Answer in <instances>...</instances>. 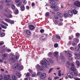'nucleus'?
I'll return each mask as SVG.
<instances>
[{
	"label": "nucleus",
	"instance_id": "f257e3e1",
	"mask_svg": "<svg viewBox=\"0 0 80 80\" xmlns=\"http://www.w3.org/2000/svg\"><path fill=\"white\" fill-rule=\"evenodd\" d=\"M41 65L45 68H47V65H50V62H47L46 60L43 59L41 61Z\"/></svg>",
	"mask_w": 80,
	"mask_h": 80
},
{
	"label": "nucleus",
	"instance_id": "f03ea898",
	"mask_svg": "<svg viewBox=\"0 0 80 80\" xmlns=\"http://www.w3.org/2000/svg\"><path fill=\"white\" fill-rule=\"evenodd\" d=\"M50 3L51 4H52L53 5H51V7L52 8L54 9V11H57L59 10L58 7L55 6V2L54 1V0H50Z\"/></svg>",
	"mask_w": 80,
	"mask_h": 80
},
{
	"label": "nucleus",
	"instance_id": "7ed1b4c3",
	"mask_svg": "<svg viewBox=\"0 0 80 80\" xmlns=\"http://www.w3.org/2000/svg\"><path fill=\"white\" fill-rule=\"evenodd\" d=\"M10 57L11 58V59H10L9 61V62H10V63H12L15 62L16 61V60H17V59L18 58L17 56H16L15 57V56L12 54L10 55Z\"/></svg>",
	"mask_w": 80,
	"mask_h": 80
},
{
	"label": "nucleus",
	"instance_id": "20e7f679",
	"mask_svg": "<svg viewBox=\"0 0 80 80\" xmlns=\"http://www.w3.org/2000/svg\"><path fill=\"white\" fill-rule=\"evenodd\" d=\"M47 77V74L45 73L42 74L40 76V78L42 80H43Z\"/></svg>",
	"mask_w": 80,
	"mask_h": 80
},
{
	"label": "nucleus",
	"instance_id": "39448f33",
	"mask_svg": "<svg viewBox=\"0 0 80 80\" xmlns=\"http://www.w3.org/2000/svg\"><path fill=\"white\" fill-rule=\"evenodd\" d=\"M71 66L72 67L71 68V70L72 71H75L76 70V68L75 67V65H74V64H73V63H72L71 64Z\"/></svg>",
	"mask_w": 80,
	"mask_h": 80
},
{
	"label": "nucleus",
	"instance_id": "423d86ee",
	"mask_svg": "<svg viewBox=\"0 0 80 80\" xmlns=\"http://www.w3.org/2000/svg\"><path fill=\"white\" fill-rule=\"evenodd\" d=\"M74 5L75 6H77V7H80V2L76 1L74 2Z\"/></svg>",
	"mask_w": 80,
	"mask_h": 80
},
{
	"label": "nucleus",
	"instance_id": "0eeeda50",
	"mask_svg": "<svg viewBox=\"0 0 80 80\" xmlns=\"http://www.w3.org/2000/svg\"><path fill=\"white\" fill-rule=\"evenodd\" d=\"M19 67V64L18 63H16L12 67L13 69V70H15V69H17V68H18Z\"/></svg>",
	"mask_w": 80,
	"mask_h": 80
},
{
	"label": "nucleus",
	"instance_id": "6e6552de",
	"mask_svg": "<svg viewBox=\"0 0 80 80\" xmlns=\"http://www.w3.org/2000/svg\"><path fill=\"white\" fill-rule=\"evenodd\" d=\"M10 78L9 75H5L4 76L3 79L4 80H9Z\"/></svg>",
	"mask_w": 80,
	"mask_h": 80
},
{
	"label": "nucleus",
	"instance_id": "1a4fd4ad",
	"mask_svg": "<svg viewBox=\"0 0 80 80\" xmlns=\"http://www.w3.org/2000/svg\"><path fill=\"white\" fill-rule=\"evenodd\" d=\"M37 68H38V70L40 71L43 70V68L38 64L37 65Z\"/></svg>",
	"mask_w": 80,
	"mask_h": 80
},
{
	"label": "nucleus",
	"instance_id": "9d476101",
	"mask_svg": "<svg viewBox=\"0 0 80 80\" xmlns=\"http://www.w3.org/2000/svg\"><path fill=\"white\" fill-rule=\"evenodd\" d=\"M16 2L17 3L18 7H20V5L22 4V1H20V0H16Z\"/></svg>",
	"mask_w": 80,
	"mask_h": 80
},
{
	"label": "nucleus",
	"instance_id": "9b49d317",
	"mask_svg": "<svg viewBox=\"0 0 80 80\" xmlns=\"http://www.w3.org/2000/svg\"><path fill=\"white\" fill-rule=\"evenodd\" d=\"M4 10L5 11H6V12H8V13H12V11H11L9 9H8V8H5Z\"/></svg>",
	"mask_w": 80,
	"mask_h": 80
},
{
	"label": "nucleus",
	"instance_id": "f8f14e48",
	"mask_svg": "<svg viewBox=\"0 0 80 80\" xmlns=\"http://www.w3.org/2000/svg\"><path fill=\"white\" fill-rule=\"evenodd\" d=\"M29 28L31 30H34L35 29V27L33 25H30L29 26Z\"/></svg>",
	"mask_w": 80,
	"mask_h": 80
},
{
	"label": "nucleus",
	"instance_id": "ddd939ff",
	"mask_svg": "<svg viewBox=\"0 0 80 80\" xmlns=\"http://www.w3.org/2000/svg\"><path fill=\"white\" fill-rule=\"evenodd\" d=\"M54 55L57 58L58 57V52H54Z\"/></svg>",
	"mask_w": 80,
	"mask_h": 80
},
{
	"label": "nucleus",
	"instance_id": "4468645a",
	"mask_svg": "<svg viewBox=\"0 0 80 80\" xmlns=\"http://www.w3.org/2000/svg\"><path fill=\"white\" fill-rule=\"evenodd\" d=\"M23 68V66H20V65H19V67H18V69L19 70H22V69Z\"/></svg>",
	"mask_w": 80,
	"mask_h": 80
},
{
	"label": "nucleus",
	"instance_id": "2eb2a0df",
	"mask_svg": "<svg viewBox=\"0 0 80 80\" xmlns=\"http://www.w3.org/2000/svg\"><path fill=\"white\" fill-rule=\"evenodd\" d=\"M72 57V54L70 52H68V53L67 54V57H68V58H71Z\"/></svg>",
	"mask_w": 80,
	"mask_h": 80
},
{
	"label": "nucleus",
	"instance_id": "dca6fc26",
	"mask_svg": "<svg viewBox=\"0 0 80 80\" xmlns=\"http://www.w3.org/2000/svg\"><path fill=\"white\" fill-rule=\"evenodd\" d=\"M61 58L62 59V62H65V58L63 55H61Z\"/></svg>",
	"mask_w": 80,
	"mask_h": 80
},
{
	"label": "nucleus",
	"instance_id": "f3484780",
	"mask_svg": "<svg viewBox=\"0 0 80 80\" xmlns=\"http://www.w3.org/2000/svg\"><path fill=\"white\" fill-rule=\"evenodd\" d=\"M12 77L13 80H17L18 79V78H17V76L15 75H12Z\"/></svg>",
	"mask_w": 80,
	"mask_h": 80
},
{
	"label": "nucleus",
	"instance_id": "a211bd4d",
	"mask_svg": "<svg viewBox=\"0 0 80 80\" xmlns=\"http://www.w3.org/2000/svg\"><path fill=\"white\" fill-rule=\"evenodd\" d=\"M68 13L70 15V16H72L73 15V12H72L71 10H70L68 11Z\"/></svg>",
	"mask_w": 80,
	"mask_h": 80
},
{
	"label": "nucleus",
	"instance_id": "6ab92c4d",
	"mask_svg": "<svg viewBox=\"0 0 80 80\" xmlns=\"http://www.w3.org/2000/svg\"><path fill=\"white\" fill-rule=\"evenodd\" d=\"M21 11H24V10H25V6L23 5H21Z\"/></svg>",
	"mask_w": 80,
	"mask_h": 80
},
{
	"label": "nucleus",
	"instance_id": "aec40b11",
	"mask_svg": "<svg viewBox=\"0 0 80 80\" xmlns=\"http://www.w3.org/2000/svg\"><path fill=\"white\" fill-rule=\"evenodd\" d=\"M57 16L59 17L60 18H62V14L60 13L59 12H58L57 13Z\"/></svg>",
	"mask_w": 80,
	"mask_h": 80
},
{
	"label": "nucleus",
	"instance_id": "412c9836",
	"mask_svg": "<svg viewBox=\"0 0 80 80\" xmlns=\"http://www.w3.org/2000/svg\"><path fill=\"white\" fill-rule=\"evenodd\" d=\"M16 75H17V76H18V78H20L22 76V74H20V73L19 72L16 73Z\"/></svg>",
	"mask_w": 80,
	"mask_h": 80
},
{
	"label": "nucleus",
	"instance_id": "4be33fe9",
	"mask_svg": "<svg viewBox=\"0 0 80 80\" xmlns=\"http://www.w3.org/2000/svg\"><path fill=\"white\" fill-rule=\"evenodd\" d=\"M68 77L70 78L71 79H72L73 77V76L70 73H68Z\"/></svg>",
	"mask_w": 80,
	"mask_h": 80
},
{
	"label": "nucleus",
	"instance_id": "5701e85b",
	"mask_svg": "<svg viewBox=\"0 0 80 80\" xmlns=\"http://www.w3.org/2000/svg\"><path fill=\"white\" fill-rule=\"evenodd\" d=\"M72 75H74V76H77V72H72Z\"/></svg>",
	"mask_w": 80,
	"mask_h": 80
},
{
	"label": "nucleus",
	"instance_id": "b1692460",
	"mask_svg": "<svg viewBox=\"0 0 80 80\" xmlns=\"http://www.w3.org/2000/svg\"><path fill=\"white\" fill-rule=\"evenodd\" d=\"M76 57L79 60L80 58V53H78V54H76Z\"/></svg>",
	"mask_w": 80,
	"mask_h": 80
},
{
	"label": "nucleus",
	"instance_id": "393cba45",
	"mask_svg": "<svg viewBox=\"0 0 80 80\" xmlns=\"http://www.w3.org/2000/svg\"><path fill=\"white\" fill-rule=\"evenodd\" d=\"M12 8L13 10H16V8L15 6V5L12 4Z\"/></svg>",
	"mask_w": 80,
	"mask_h": 80
},
{
	"label": "nucleus",
	"instance_id": "a878e982",
	"mask_svg": "<svg viewBox=\"0 0 80 80\" xmlns=\"http://www.w3.org/2000/svg\"><path fill=\"white\" fill-rule=\"evenodd\" d=\"M6 16L8 18H12V15L10 14H7Z\"/></svg>",
	"mask_w": 80,
	"mask_h": 80
},
{
	"label": "nucleus",
	"instance_id": "bb28decb",
	"mask_svg": "<svg viewBox=\"0 0 80 80\" xmlns=\"http://www.w3.org/2000/svg\"><path fill=\"white\" fill-rule=\"evenodd\" d=\"M50 15V12H48L45 13V16L46 17H48Z\"/></svg>",
	"mask_w": 80,
	"mask_h": 80
},
{
	"label": "nucleus",
	"instance_id": "cd10ccee",
	"mask_svg": "<svg viewBox=\"0 0 80 80\" xmlns=\"http://www.w3.org/2000/svg\"><path fill=\"white\" fill-rule=\"evenodd\" d=\"M53 68H50L49 69V70L48 72V73H50L52 71V70H53Z\"/></svg>",
	"mask_w": 80,
	"mask_h": 80
},
{
	"label": "nucleus",
	"instance_id": "c85d7f7f",
	"mask_svg": "<svg viewBox=\"0 0 80 80\" xmlns=\"http://www.w3.org/2000/svg\"><path fill=\"white\" fill-rule=\"evenodd\" d=\"M8 54L7 53H5L3 54H2V56H3V57H6L8 55Z\"/></svg>",
	"mask_w": 80,
	"mask_h": 80
},
{
	"label": "nucleus",
	"instance_id": "c756f323",
	"mask_svg": "<svg viewBox=\"0 0 80 80\" xmlns=\"http://www.w3.org/2000/svg\"><path fill=\"white\" fill-rule=\"evenodd\" d=\"M5 35V34L1 32L0 33V36L1 37H4V36Z\"/></svg>",
	"mask_w": 80,
	"mask_h": 80
},
{
	"label": "nucleus",
	"instance_id": "7c9ffc66",
	"mask_svg": "<svg viewBox=\"0 0 80 80\" xmlns=\"http://www.w3.org/2000/svg\"><path fill=\"white\" fill-rule=\"evenodd\" d=\"M72 12L73 13H74L75 15L77 13V11H76V10H72Z\"/></svg>",
	"mask_w": 80,
	"mask_h": 80
},
{
	"label": "nucleus",
	"instance_id": "2f4dec72",
	"mask_svg": "<svg viewBox=\"0 0 80 80\" xmlns=\"http://www.w3.org/2000/svg\"><path fill=\"white\" fill-rule=\"evenodd\" d=\"M26 33L27 35H30V34L31 33L30 31L29 30H27L26 31Z\"/></svg>",
	"mask_w": 80,
	"mask_h": 80
},
{
	"label": "nucleus",
	"instance_id": "473e14b6",
	"mask_svg": "<svg viewBox=\"0 0 80 80\" xmlns=\"http://www.w3.org/2000/svg\"><path fill=\"white\" fill-rule=\"evenodd\" d=\"M58 76H61L62 74H61V70H59L58 72Z\"/></svg>",
	"mask_w": 80,
	"mask_h": 80
},
{
	"label": "nucleus",
	"instance_id": "72a5a7b5",
	"mask_svg": "<svg viewBox=\"0 0 80 80\" xmlns=\"http://www.w3.org/2000/svg\"><path fill=\"white\" fill-rule=\"evenodd\" d=\"M76 64H77V65L78 67H80V62H79L77 61H76Z\"/></svg>",
	"mask_w": 80,
	"mask_h": 80
},
{
	"label": "nucleus",
	"instance_id": "f704fd0d",
	"mask_svg": "<svg viewBox=\"0 0 80 80\" xmlns=\"http://www.w3.org/2000/svg\"><path fill=\"white\" fill-rule=\"evenodd\" d=\"M5 20L6 22H8V23H10V20L8 19H5Z\"/></svg>",
	"mask_w": 80,
	"mask_h": 80
},
{
	"label": "nucleus",
	"instance_id": "c9c22d12",
	"mask_svg": "<svg viewBox=\"0 0 80 80\" xmlns=\"http://www.w3.org/2000/svg\"><path fill=\"white\" fill-rule=\"evenodd\" d=\"M11 24H13L14 23V21L12 20H10V22Z\"/></svg>",
	"mask_w": 80,
	"mask_h": 80
},
{
	"label": "nucleus",
	"instance_id": "e433bc0d",
	"mask_svg": "<svg viewBox=\"0 0 80 80\" xmlns=\"http://www.w3.org/2000/svg\"><path fill=\"white\" fill-rule=\"evenodd\" d=\"M76 36L77 37H78H78H79L80 36V33H76Z\"/></svg>",
	"mask_w": 80,
	"mask_h": 80
},
{
	"label": "nucleus",
	"instance_id": "4c0bfd02",
	"mask_svg": "<svg viewBox=\"0 0 80 80\" xmlns=\"http://www.w3.org/2000/svg\"><path fill=\"white\" fill-rule=\"evenodd\" d=\"M75 50L77 52H78V51H79V48H78V47H76L75 48Z\"/></svg>",
	"mask_w": 80,
	"mask_h": 80
},
{
	"label": "nucleus",
	"instance_id": "58836bf2",
	"mask_svg": "<svg viewBox=\"0 0 80 80\" xmlns=\"http://www.w3.org/2000/svg\"><path fill=\"white\" fill-rule=\"evenodd\" d=\"M54 47L55 48H57V47H58V44L57 43H56L54 44Z\"/></svg>",
	"mask_w": 80,
	"mask_h": 80
},
{
	"label": "nucleus",
	"instance_id": "ea45409f",
	"mask_svg": "<svg viewBox=\"0 0 80 80\" xmlns=\"http://www.w3.org/2000/svg\"><path fill=\"white\" fill-rule=\"evenodd\" d=\"M42 72H38L37 75L38 76H39V75H42Z\"/></svg>",
	"mask_w": 80,
	"mask_h": 80
},
{
	"label": "nucleus",
	"instance_id": "a19ab883",
	"mask_svg": "<svg viewBox=\"0 0 80 80\" xmlns=\"http://www.w3.org/2000/svg\"><path fill=\"white\" fill-rule=\"evenodd\" d=\"M11 2V0H5V2L6 3H9V2Z\"/></svg>",
	"mask_w": 80,
	"mask_h": 80
},
{
	"label": "nucleus",
	"instance_id": "79ce46f5",
	"mask_svg": "<svg viewBox=\"0 0 80 80\" xmlns=\"http://www.w3.org/2000/svg\"><path fill=\"white\" fill-rule=\"evenodd\" d=\"M64 17H68V14H67V13H65L64 14Z\"/></svg>",
	"mask_w": 80,
	"mask_h": 80
},
{
	"label": "nucleus",
	"instance_id": "37998d69",
	"mask_svg": "<svg viewBox=\"0 0 80 80\" xmlns=\"http://www.w3.org/2000/svg\"><path fill=\"white\" fill-rule=\"evenodd\" d=\"M1 27L2 28H5V29H6V28H7V27L3 25H2Z\"/></svg>",
	"mask_w": 80,
	"mask_h": 80
},
{
	"label": "nucleus",
	"instance_id": "c03bdc74",
	"mask_svg": "<svg viewBox=\"0 0 80 80\" xmlns=\"http://www.w3.org/2000/svg\"><path fill=\"white\" fill-rule=\"evenodd\" d=\"M74 79L75 80H80V78H74Z\"/></svg>",
	"mask_w": 80,
	"mask_h": 80
},
{
	"label": "nucleus",
	"instance_id": "a18cd8bd",
	"mask_svg": "<svg viewBox=\"0 0 80 80\" xmlns=\"http://www.w3.org/2000/svg\"><path fill=\"white\" fill-rule=\"evenodd\" d=\"M3 78V76H2V75H0V80H2Z\"/></svg>",
	"mask_w": 80,
	"mask_h": 80
},
{
	"label": "nucleus",
	"instance_id": "49530a36",
	"mask_svg": "<svg viewBox=\"0 0 80 80\" xmlns=\"http://www.w3.org/2000/svg\"><path fill=\"white\" fill-rule=\"evenodd\" d=\"M48 56H49V57H51V56L52 55V52H49L48 54Z\"/></svg>",
	"mask_w": 80,
	"mask_h": 80
},
{
	"label": "nucleus",
	"instance_id": "de8ad7c7",
	"mask_svg": "<svg viewBox=\"0 0 80 80\" xmlns=\"http://www.w3.org/2000/svg\"><path fill=\"white\" fill-rule=\"evenodd\" d=\"M72 59H73V58H72L71 57V58H69L68 60L69 61H72Z\"/></svg>",
	"mask_w": 80,
	"mask_h": 80
},
{
	"label": "nucleus",
	"instance_id": "09e8293b",
	"mask_svg": "<svg viewBox=\"0 0 80 80\" xmlns=\"http://www.w3.org/2000/svg\"><path fill=\"white\" fill-rule=\"evenodd\" d=\"M18 10H16L15 12V14L16 15H17V14H18Z\"/></svg>",
	"mask_w": 80,
	"mask_h": 80
},
{
	"label": "nucleus",
	"instance_id": "8fccbe9b",
	"mask_svg": "<svg viewBox=\"0 0 80 80\" xmlns=\"http://www.w3.org/2000/svg\"><path fill=\"white\" fill-rule=\"evenodd\" d=\"M56 37L57 38H58V39H60V37L58 35H56Z\"/></svg>",
	"mask_w": 80,
	"mask_h": 80
},
{
	"label": "nucleus",
	"instance_id": "3c124183",
	"mask_svg": "<svg viewBox=\"0 0 80 80\" xmlns=\"http://www.w3.org/2000/svg\"><path fill=\"white\" fill-rule=\"evenodd\" d=\"M5 25H6V26H8V24L7 23L4 22H2Z\"/></svg>",
	"mask_w": 80,
	"mask_h": 80
},
{
	"label": "nucleus",
	"instance_id": "603ef678",
	"mask_svg": "<svg viewBox=\"0 0 80 80\" xmlns=\"http://www.w3.org/2000/svg\"><path fill=\"white\" fill-rule=\"evenodd\" d=\"M75 41L76 42H77V43H78L79 42V41H78L77 39H75Z\"/></svg>",
	"mask_w": 80,
	"mask_h": 80
},
{
	"label": "nucleus",
	"instance_id": "864d4df0",
	"mask_svg": "<svg viewBox=\"0 0 80 80\" xmlns=\"http://www.w3.org/2000/svg\"><path fill=\"white\" fill-rule=\"evenodd\" d=\"M49 62H51V63H53V60H52V59H49Z\"/></svg>",
	"mask_w": 80,
	"mask_h": 80
},
{
	"label": "nucleus",
	"instance_id": "5fc2aeb1",
	"mask_svg": "<svg viewBox=\"0 0 80 80\" xmlns=\"http://www.w3.org/2000/svg\"><path fill=\"white\" fill-rule=\"evenodd\" d=\"M54 17L56 19V20H57V19H58V17H57V16H56V15H55L54 16Z\"/></svg>",
	"mask_w": 80,
	"mask_h": 80
},
{
	"label": "nucleus",
	"instance_id": "6e6d98bb",
	"mask_svg": "<svg viewBox=\"0 0 80 80\" xmlns=\"http://www.w3.org/2000/svg\"><path fill=\"white\" fill-rule=\"evenodd\" d=\"M4 43L3 42H0V45H2Z\"/></svg>",
	"mask_w": 80,
	"mask_h": 80
},
{
	"label": "nucleus",
	"instance_id": "4d7b16f0",
	"mask_svg": "<svg viewBox=\"0 0 80 80\" xmlns=\"http://www.w3.org/2000/svg\"><path fill=\"white\" fill-rule=\"evenodd\" d=\"M58 25H59V26H62V25H63V23L60 22L59 24Z\"/></svg>",
	"mask_w": 80,
	"mask_h": 80
},
{
	"label": "nucleus",
	"instance_id": "13d9d810",
	"mask_svg": "<svg viewBox=\"0 0 80 80\" xmlns=\"http://www.w3.org/2000/svg\"><path fill=\"white\" fill-rule=\"evenodd\" d=\"M22 2H23V3H25V4L27 3V2L25 1V0H22Z\"/></svg>",
	"mask_w": 80,
	"mask_h": 80
},
{
	"label": "nucleus",
	"instance_id": "bf43d9fd",
	"mask_svg": "<svg viewBox=\"0 0 80 80\" xmlns=\"http://www.w3.org/2000/svg\"><path fill=\"white\" fill-rule=\"evenodd\" d=\"M40 32L41 33H43V32H44V30L41 29L40 30Z\"/></svg>",
	"mask_w": 80,
	"mask_h": 80
},
{
	"label": "nucleus",
	"instance_id": "052dcab7",
	"mask_svg": "<svg viewBox=\"0 0 80 80\" xmlns=\"http://www.w3.org/2000/svg\"><path fill=\"white\" fill-rule=\"evenodd\" d=\"M71 44L72 42H69L68 43V45H71Z\"/></svg>",
	"mask_w": 80,
	"mask_h": 80
},
{
	"label": "nucleus",
	"instance_id": "680f3d73",
	"mask_svg": "<svg viewBox=\"0 0 80 80\" xmlns=\"http://www.w3.org/2000/svg\"><path fill=\"white\" fill-rule=\"evenodd\" d=\"M70 50H73L74 49V48L73 47H71L70 48Z\"/></svg>",
	"mask_w": 80,
	"mask_h": 80
},
{
	"label": "nucleus",
	"instance_id": "e2e57ef3",
	"mask_svg": "<svg viewBox=\"0 0 80 80\" xmlns=\"http://www.w3.org/2000/svg\"><path fill=\"white\" fill-rule=\"evenodd\" d=\"M26 75H27V77H29V76H30V73L28 72L27 73V74Z\"/></svg>",
	"mask_w": 80,
	"mask_h": 80
},
{
	"label": "nucleus",
	"instance_id": "0e129e2a",
	"mask_svg": "<svg viewBox=\"0 0 80 80\" xmlns=\"http://www.w3.org/2000/svg\"><path fill=\"white\" fill-rule=\"evenodd\" d=\"M32 7H34V6H35V3H34V2L32 3Z\"/></svg>",
	"mask_w": 80,
	"mask_h": 80
},
{
	"label": "nucleus",
	"instance_id": "69168bd1",
	"mask_svg": "<svg viewBox=\"0 0 80 80\" xmlns=\"http://www.w3.org/2000/svg\"><path fill=\"white\" fill-rule=\"evenodd\" d=\"M0 8H1V9L3 8V6L2 5H0Z\"/></svg>",
	"mask_w": 80,
	"mask_h": 80
},
{
	"label": "nucleus",
	"instance_id": "338daca9",
	"mask_svg": "<svg viewBox=\"0 0 80 80\" xmlns=\"http://www.w3.org/2000/svg\"><path fill=\"white\" fill-rule=\"evenodd\" d=\"M36 75V74H33L32 75V77H35Z\"/></svg>",
	"mask_w": 80,
	"mask_h": 80
},
{
	"label": "nucleus",
	"instance_id": "774afa93",
	"mask_svg": "<svg viewBox=\"0 0 80 80\" xmlns=\"http://www.w3.org/2000/svg\"><path fill=\"white\" fill-rule=\"evenodd\" d=\"M24 80H30V78H28L25 79Z\"/></svg>",
	"mask_w": 80,
	"mask_h": 80
}]
</instances>
